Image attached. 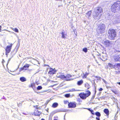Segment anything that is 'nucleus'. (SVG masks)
<instances>
[{
	"mask_svg": "<svg viewBox=\"0 0 120 120\" xmlns=\"http://www.w3.org/2000/svg\"><path fill=\"white\" fill-rule=\"evenodd\" d=\"M102 11V9L101 7H97L95 13L94 14V18L96 19H99L101 16V13Z\"/></svg>",
	"mask_w": 120,
	"mask_h": 120,
	"instance_id": "obj_1",
	"label": "nucleus"
},
{
	"mask_svg": "<svg viewBox=\"0 0 120 120\" xmlns=\"http://www.w3.org/2000/svg\"><path fill=\"white\" fill-rule=\"evenodd\" d=\"M57 78H60L61 79L67 81L72 80H74V78H71V77L74 76V75H71L70 74H68L65 76L64 75H57Z\"/></svg>",
	"mask_w": 120,
	"mask_h": 120,
	"instance_id": "obj_2",
	"label": "nucleus"
},
{
	"mask_svg": "<svg viewBox=\"0 0 120 120\" xmlns=\"http://www.w3.org/2000/svg\"><path fill=\"white\" fill-rule=\"evenodd\" d=\"M120 8V2L117 1L115 2L112 5L111 10L113 12H115L117 9Z\"/></svg>",
	"mask_w": 120,
	"mask_h": 120,
	"instance_id": "obj_3",
	"label": "nucleus"
},
{
	"mask_svg": "<svg viewBox=\"0 0 120 120\" xmlns=\"http://www.w3.org/2000/svg\"><path fill=\"white\" fill-rule=\"evenodd\" d=\"M105 25L103 24H101L99 25L97 30V33L99 34H102L104 33L105 32Z\"/></svg>",
	"mask_w": 120,
	"mask_h": 120,
	"instance_id": "obj_4",
	"label": "nucleus"
},
{
	"mask_svg": "<svg viewBox=\"0 0 120 120\" xmlns=\"http://www.w3.org/2000/svg\"><path fill=\"white\" fill-rule=\"evenodd\" d=\"M108 32L109 34V37L111 39H112L115 37L116 33L114 30L112 29L109 30Z\"/></svg>",
	"mask_w": 120,
	"mask_h": 120,
	"instance_id": "obj_5",
	"label": "nucleus"
},
{
	"mask_svg": "<svg viewBox=\"0 0 120 120\" xmlns=\"http://www.w3.org/2000/svg\"><path fill=\"white\" fill-rule=\"evenodd\" d=\"M86 92L87 93L86 94L82 93L79 94V95L81 98L82 99H85L90 95L91 93L89 91L87 90Z\"/></svg>",
	"mask_w": 120,
	"mask_h": 120,
	"instance_id": "obj_6",
	"label": "nucleus"
},
{
	"mask_svg": "<svg viewBox=\"0 0 120 120\" xmlns=\"http://www.w3.org/2000/svg\"><path fill=\"white\" fill-rule=\"evenodd\" d=\"M49 71L48 72V74L50 75H53V74L56 73V71L55 68L53 69L51 68H49Z\"/></svg>",
	"mask_w": 120,
	"mask_h": 120,
	"instance_id": "obj_7",
	"label": "nucleus"
},
{
	"mask_svg": "<svg viewBox=\"0 0 120 120\" xmlns=\"http://www.w3.org/2000/svg\"><path fill=\"white\" fill-rule=\"evenodd\" d=\"M12 45V44H11V45H8L7 46L5 49L6 55L7 53H9L10 52Z\"/></svg>",
	"mask_w": 120,
	"mask_h": 120,
	"instance_id": "obj_8",
	"label": "nucleus"
},
{
	"mask_svg": "<svg viewBox=\"0 0 120 120\" xmlns=\"http://www.w3.org/2000/svg\"><path fill=\"white\" fill-rule=\"evenodd\" d=\"M102 43L105 45V46L106 47L109 46L110 44V42H109V41L108 40L104 41H103Z\"/></svg>",
	"mask_w": 120,
	"mask_h": 120,
	"instance_id": "obj_9",
	"label": "nucleus"
},
{
	"mask_svg": "<svg viewBox=\"0 0 120 120\" xmlns=\"http://www.w3.org/2000/svg\"><path fill=\"white\" fill-rule=\"evenodd\" d=\"M114 58L116 61H120V55H115L114 56Z\"/></svg>",
	"mask_w": 120,
	"mask_h": 120,
	"instance_id": "obj_10",
	"label": "nucleus"
},
{
	"mask_svg": "<svg viewBox=\"0 0 120 120\" xmlns=\"http://www.w3.org/2000/svg\"><path fill=\"white\" fill-rule=\"evenodd\" d=\"M68 106L69 108H75L76 107V104L75 102H70L68 104Z\"/></svg>",
	"mask_w": 120,
	"mask_h": 120,
	"instance_id": "obj_11",
	"label": "nucleus"
},
{
	"mask_svg": "<svg viewBox=\"0 0 120 120\" xmlns=\"http://www.w3.org/2000/svg\"><path fill=\"white\" fill-rule=\"evenodd\" d=\"M29 66V64H26L25 65H24L23 66V68H20V69L19 70V71H20L23 70H27Z\"/></svg>",
	"mask_w": 120,
	"mask_h": 120,
	"instance_id": "obj_12",
	"label": "nucleus"
},
{
	"mask_svg": "<svg viewBox=\"0 0 120 120\" xmlns=\"http://www.w3.org/2000/svg\"><path fill=\"white\" fill-rule=\"evenodd\" d=\"M41 113V112L39 111L37 109L34 111V114L35 116H39Z\"/></svg>",
	"mask_w": 120,
	"mask_h": 120,
	"instance_id": "obj_13",
	"label": "nucleus"
},
{
	"mask_svg": "<svg viewBox=\"0 0 120 120\" xmlns=\"http://www.w3.org/2000/svg\"><path fill=\"white\" fill-rule=\"evenodd\" d=\"M62 35L61 37L62 38L64 39L66 38V37L67 35V34L65 32V31H63L61 33Z\"/></svg>",
	"mask_w": 120,
	"mask_h": 120,
	"instance_id": "obj_14",
	"label": "nucleus"
},
{
	"mask_svg": "<svg viewBox=\"0 0 120 120\" xmlns=\"http://www.w3.org/2000/svg\"><path fill=\"white\" fill-rule=\"evenodd\" d=\"M107 54L105 53H104L103 52L102 54V57L104 58V59L102 60L103 61H105V60L107 59L106 57Z\"/></svg>",
	"mask_w": 120,
	"mask_h": 120,
	"instance_id": "obj_15",
	"label": "nucleus"
},
{
	"mask_svg": "<svg viewBox=\"0 0 120 120\" xmlns=\"http://www.w3.org/2000/svg\"><path fill=\"white\" fill-rule=\"evenodd\" d=\"M115 20L116 23L120 22V16L116 17Z\"/></svg>",
	"mask_w": 120,
	"mask_h": 120,
	"instance_id": "obj_16",
	"label": "nucleus"
},
{
	"mask_svg": "<svg viewBox=\"0 0 120 120\" xmlns=\"http://www.w3.org/2000/svg\"><path fill=\"white\" fill-rule=\"evenodd\" d=\"M111 90L115 94H118L119 93V91L117 89L114 90Z\"/></svg>",
	"mask_w": 120,
	"mask_h": 120,
	"instance_id": "obj_17",
	"label": "nucleus"
},
{
	"mask_svg": "<svg viewBox=\"0 0 120 120\" xmlns=\"http://www.w3.org/2000/svg\"><path fill=\"white\" fill-rule=\"evenodd\" d=\"M91 11H89L86 14V17H88V18H89V17L91 15Z\"/></svg>",
	"mask_w": 120,
	"mask_h": 120,
	"instance_id": "obj_18",
	"label": "nucleus"
},
{
	"mask_svg": "<svg viewBox=\"0 0 120 120\" xmlns=\"http://www.w3.org/2000/svg\"><path fill=\"white\" fill-rule=\"evenodd\" d=\"M58 105V104L56 103H54L52 105V107L54 108H55L57 107Z\"/></svg>",
	"mask_w": 120,
	"mask_h": 120,
	"instance_id": "obj_19",
	"label": "nucleus"
},
{
	"mask_svg": "<svg viewBox=\"0 0 120 120\" xmlns=\"http://www.w3.org/2000/svg\"><path fill=\"white\" fill-rule=\"evenodd\" d=\"M20 80L22 82H24L26 81V78L24 77H22L20 78Z\"/></svg>",
	"mask_w": 120,
	"mask_h": 120,
	"instance_id": "obj_20",
	"label": "nucleus"
},
{
	"mask_svg": "<svg viewBox=\"0 0 120 120\" xmlns=\"http://www.w3.org/2000/svg\"><path fill=\"white\" fill-rule=\"evenodd\" d=\"M104 112L107 115H109V112L108 110L107 109H105L104 110Z\"/></svg>",
	"mask_w": 120,
	"mask_h": 120,
	"instance_id": "obj_21",
	"label": "nucleus"
},
{
	"mask_svg": "<svg viewBox=\"0 0 120 120\" xmlns=\"http://www.w3.org/2000/svg\"><path fill=\"white\" fill-rule=\"evenodd\" d=\"M83 82V81L82 80H81L80 81H78L77 82V84L79 85H81Z\"/></svg>",
	"mask_w": 120,
	"mask_h": 120,
	"instance_id": "obj_22",
	"label": "nucleus"
},
{
	"mask_svg": "<svg viewBox=\"0 0 120 120\" xmlns=\"http://www.w3.org/2000/svg\"><path fill=\"white\" fill-rule=\"evenodd\" d=\"M11 28L12 30H13L14 31H15V32H16L18 33L19 32V30H18V29H17L16 28H13L11 27Z\"/></svg>",
	"mask_w": 120,
	"mask_h": 120,
	"instance_id": "obj_23",
	"label": "nucleus"
},
{
	"mask_svg": "<svg viewBox=\"0 0 120 120\" xmlns=\"http://www.w3.org/2000/svg\"><path fill=\"white\" fill-rule=\"evenodd\" d=\"M95 114L97 116L99 117H100L101 116V115L100 113L98 112H97L95 113Z\"/></svg>",
	"mask_w": 120,
	"mask_h": 120,
	"instance_id": "obj_24",
	"label": "nucleus"
},
{
	"mask_svg": "<svg viewBox=\"0 0 120 120\" xmlns=\"http://www.w3.org/2000/svg\"><path fill=\"white\" fill-rule=\"evenodd\" d=\"M88 75V73H86L84 75L83 77L84 78H86L87 75Z\"/></svg>",
	"mask_w": 120,
	"mask_h": 120,
	"instance_id": "obj_25",
	"label": "nucleus"
},
{
	"mask_svg": "<svg viewBox=\"0 0 120 120\" xmlns=\"http://www.w3.org/2000/svg\"><path fill=\"white\" fill-rule=\"evenodd\" d=\"M42 88V87L41 86H38L37 88V89L38 90H40Z\"/></svg>",
	"mask_w": 120,
	"mask_h": 120,
	"instance_id": "obj_26",
	"label": "nucleus"
},
{
	"mask_svg": "<svg viewBox=\"0 0 120 120\" xmlns=\"http://www.w3.org/2000/svg\"><path fill=\"white\" fill-rule=\"evenodd\" d=\"M83 50L85 52H87V49L86 48H85L83 49Z\"/></svg>",
	"mask_w": 120,
	"mask_h": 120,
	"instance_id": "obj_27",
	"label": "nucleus"
},
{
	"mask_svg": "<svg viewBox=\"0 0 120 120\" xmlns=\"http://www.w3.org/2000/svg\"><path fill=\"white\" fill-rule=\"evenodd\" d=\"M65 97H68L70 96V95H69V94H67L65 95Z\"/></svg>",
	"mask_w": 120,
	"mask_h": 120,
	"instance_id": "obj_28",
	"label": "nucleus"
},
{
	"mask_svg": "<svg viewBox=\"0 0 120 120\" xmlns=\"http://www.w3.org/2000/svg\"><path fill=\"white\" fill-rule=\"evenodd\" d=\"M91 113L92 114H93V115H94L95 114H94V111L93 110H92L91 111Z\"/></svg>",
	"mask_w": 120,
	"mask_h": 120,
	"instance_id": "obj_29",
	"label": "nucleus"
},
{
	"mask_svg": "<svg viewBox=\"0 0 120 120\" xmlns=\"http://www.w3.org/2000/svg\"><path fill=\"white\" fill-rule=\"evenodd\" d=\"M116 66L117 67H120V63L117 64L116 65Z\"/></svg>",
	"mask_w": 120,
	"mask_h": 120,
	"instance_id": "obj_30",
	"label": "nucleus"
},
{
	"mask_svg": "<svg viewBox=\"0 0 120 120\" xmlns=\"http://www.w3.org/2000/svg\"><path fill=\"white\" fill-rule=\"evenodd\" d=\"M103 80L105 84H107V82L104 79H103Z\"/></svg>",
	"mask_w": 120,
	"mask_h": 120,
	"instance_id": "obj_31",
	"label": "nucleus"
},
{
	"mask_svg": "<svg viewBox=\"0 0 120 120\" xmlns=\"http://www.w3.org/2000/svg\"><path fill=\"white\" fill-rule=\"evenodd\" d=\"M64 102V103L65 104H68V102L67 101H65Z\"/></svg>",
	"mask_w": 120,
	"mask_h": 120,
	"instance_id": "obj_32",
	"label": "nucleus"
},
{
	"mask_svg": "<svg viewBox=\"0 0 120 120\" xmlns=\"http://www.w3.org/2000/svg\"><path fill=\"white\" fill-rule=\"evenodd\" d=\"M34 86V84H31V87H33V86Z\"/></svg>",
	"mask_w": 120,
	"mask_h": 120,
	"instance_id": "obj_33",
	"label": "nucleus"
},
{
	"mask_svg": "<svg viewBox=\"0 0 120 120\" xmlns=\"http://www.w3.org/2000/svg\"><path fill=\"white\" fill-rule=\"evenodd\" d=\"M96 119L97 120H100L99 118L98 117H96Z\"/></svg>",
	"mask_w": 120,
	"mask_h": 120,
	"instance_id": "obj_34",
	"label": "nucleus"
},
{
	"mask_svg": "<svg viewBox=\"0 0 120 120\" xmlns=\"http://www.w3.org/2000/svg\"><path fill=\"white\" fill-rule=\"evenodd\" d=\"M103 90V89L102 88H100L99 89V90L100 91H101Z\"/></svg>",
	"mask_w": 120,
	"mask_h": 120,
	"instance_id": "obj_35",
	"label": "nucleus"
},
{
	"mask_svg": "<svg viewBox=\"0 0 120 120\" xmlns=\"http://www.w3.org/2000/svg\"><path fill=\"white\" fill-rule=\"evenodd\" d=\"M109 64V66H110V67H112V64Z\"/></svg>",
	"mask_w": 120,
	"mask_h": 120,
	"instance_id": "obj_36",
	"label": "nucleus"
},
{
	"mask_svg": "<svg viewBox=\"0 0 120 120\" xmlns=\"http://www.w3.org/2000/svg\"><path fill=\"white\" fill-rule=\"evenodd\" d=\"M75 89H73L72 90H71V91H75Z\"/></svg>",
	"mask_w": 120,
	"mask_h": 120,
	"instance_id": "obj_37",
	"label": "nucleus"
},
{
	"mask_svg": "<svg viewBox=\"0 0 120 120\" xmlns=\"http://www.w3.org/2000/svg\"><path fill=\"white\" fill-rule=\"evenodd\" d=\"M88 109L90 111V112L92 110H90V109Z\"/></svg>",
	"mask_w": 120,
	"mask_h": 120,
	"instance_id": "obj_38",
	"label": "nucleus"
},
{
	"mask_svg": "<svg viewBox=\"0 0 120 120\" xmlns=\"http://www.w3.org/2000/svg\"><path fill=\"white\" fill-rule=\"evenodd\" d=\"M2 27L1 26H0V30H1Z\"/></svg>",
	"mask_w": 120,
	"mask_h": 120,
	"instance_id": "obj_39",
	"label": "nucleus"
},
{
	"mask_svg": "<svg viewBox=\"0 0 120 120\" xmlns=\"http://www.w3.org/2000/svg\"><path fill=\"white\" fill-rule=\"evenodd\" d=\"M117 83L120 85V82H117Z\"/></svg>",
	"mask_w": 120,
	"mask_h": 120,
	"instance_id": "obj_40",
	"label": "nucleus"
},
{
	"mask_svg": "<svg viewBox=\"0 0 120 120\" xmlns=\"http://www.w3.org/2000/svg\"><path fill=\"white\" fill-rule=\"evenodd\" d=\"M7 30V31H8L7 30H6V29H5V30Z\"/></svg>",
	"mask_w": 120,
	"mask_h": 120,
	"instance_id": "obj_41",
	"label": "nucleus"
},
{
	"mask_svg": "<svg viewBox=\"0 0 120 120\" xmlns=\"http://www.w3.org/2000/svg\"><path fill=\"white\" fill-rule=\"evenodd\" d=\"M89 88H90V86H89V87H88L87 88V89H89Z\"/></svg>",
	"mask_w": 120,
	"mask_h": 120,
	"instance_id": "obj_42",
	"label": "nucleus"
},
{
	"mask_svg": "<svg viewBox=\"0 0 120 120\" xmlns=\"http://www.w3.org/2000/svg\"><path fill=\"white\" fill-rule=\"evenodd\" d=\"M115 101H116H116H117V100H116H116H115Z\"/></svg>",
	"mask_w": 120,
	"mask_h": 120,
	"instance_id": "obj_43",
	"label": "nucleus"
},
{
	"mask_svg": "<svg viewBox=\"0 0 120 120\" xmlns=\"http://www.w3.org/2000/svg\"><path fill=\"white\" fill-rule=\"evenodd\" d=\"M1 30H0V32H1Z\"/></svg>",
	"mask_w": 120,
	"mask_h": 120,
	"instance_id": "obj_44",
	"label": "nucleus"
},
{
	"mask_svg": "<svg viewBox=\"0 0 120 120\" xmlns=\"http://www.w3.org/2000/svg\"><path fill=\"white\" fill-rule=\"evenodd\" d=\"M3 35V34H1L0 35Z\"/></svg>",
	"mask_w": 120,
	"mask_h": 120,
	"instance_id": "obj_45",
	"label": "nucleus"
},
{
	"mask_svg": "<svg viewBox=\"0 0 120 120\" xmlns=\"http://www.w3.org/2000/svg\"><path fill=\"white\" fill-rule=\"evenodd\" d=\"M41 120H45L44 119H42Z\"/></svg>",
	"mask_w": 120,
	"mask_h": 120,
	"instance_id": "obj_46",
	"label": "nucleus"
},
{
	"mask_svg": "<svg viewBox=\"0 0 120 120\" xmlns=\"http://www.w3.org/2000/svg\"><path fill=\"white\" fill-rule=\"evenodd\" d=\"M87 85H89V84H87Z\"/></svg>",
	"mask_w": 120,
	"mask_h": 120,
	"instance_id": "obj_47",
	"label": "nucleus"
},
{
	"mask_svg": "<svg viewBox=\"0 0 120 120\" xmlns=\"http://www.w3.org/2000/svg\"><path fill=\"white\" fill-rule=\"evenodd\" d=\"M85 86H87V85H86Z\"/></svg>",
	"mask_w": 120,
	"mask_h": 120,
	"instance_id": "obj_48",
	"label": "nucleus"
},
{
	"mask_svg": "<svg viewBox=\"0 0 120 120\" xmlns=\"http://www.w3.org/2000/svg\"><path fill=\"white\" fill-rule=\"evenodd\" d=\"M49 69V68H48V69Z\"/></svg>",
	"mask_w": 120,
	"mask_h": 120,
	"instance_id": "obj_49",
	"label": "nucleus"
}]
</instances>
